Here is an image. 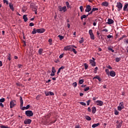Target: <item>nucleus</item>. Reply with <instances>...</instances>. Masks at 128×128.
Returning a JSON list of instances; mask_svg holds the SVG:
<instances>
[{
	"mask_svg": "<svg viewBox=\"0 0 128 128\" xmlns=\"http://www.w3.org/2000/svg\"><path fill=\"white\" fill-rule=\"evenodd\" d=\"M58 10L59 12H66V6H64L63 7H62V6H59L58 7Z\"/></svg>",
	"mask_w": 128,
	"mask_h": 128,
	"instance_id": "1",
	"label": "nucleus"
},
{
	"mask_svg": "<svg viewBox=\"0 0 128 128\" xmlns=\"http://www.w3.org/2000/svg\"><path fill=\"white\" fill-rule=\"evenodd\" d=\"M25 114H26V116H34V112L32 110H26L25 112Z\"/></svg>",
	"mask_w": 128,
	"mask_h": 128,
	"instance_id": "2",
	"label": "nucleus"
},
{
	"mask_svg": "<svg viewBox=\"0 0 128 128\" xmlns=\"http://www.w3.org/2000/svg\"><path fill=\"white\" fill-rule=\"evenodd\" d=\"M124 102H120L119 104V106H118V110H124Z\"/></svg>",
	"mask_w": 128,
	"mask_h": 128,
	"instance_id": "3",
	"label": "nucleus"
},
{
	"mask_svg": "<svg viewBox=\"0 0 128 128\" xmlns=\"http://www.w3.org/2000/svg\"><path fill=\"white\" fill-rule=\"evenodd\" d=\"M16 105V100H12L10 102V108H12Z\"/></svg>",
	"mask_w": 128,
	"mask_h": 128,
	"instance_id": "4",
	"label": "nucleus"
},
{
	"mask_svg": "<svg viewBox=\"0 0 128 128\" xmlns=\"http://www.w3.org/2000/svg\"><path fill=\"white\" fill-rule=\"evenodd\" d=\"M88 34L90 36V38L91 40H94V33L92 32V30H90L88 31Z\"/></svg>",
	"mask_w": 128,
	"mask_h": 128,
	"instance_id": "5",
	"label": "nucleus"
},
{
	"mask_svg": "<svg viewBox=\"0 0 128 128\" xmlns=\"http://www.w3.org/2000/svg\"><path fill=\"white\" fill-rule=\"evenodd\" d=\"M116 6L118 8V12H120V10L122 8V4L120 2H117Z\"/></svg>",
	"mask_w": 128,
	"mask_h": 128,
	"instance_id": "6",
	"label": "nucleus"
},
{
	"mask_svg": "<svg viewBox=\"0 0 128 128\" xmlns=\"http://www.w3.org/2000/svg\"><path fill=\"white\" fill-rule=\"evenodd\" d=\"M95 104H96V106H102L104 105V102L100 100L96 101Z\"/></svg>",
	"mask_w": 128,
	"mask_h": 128,
	"instance_id": "7",
	"label": "nucleus"
},
{
	"mask_svg": "<svg viewBox=\"0 0 128 128\" xmlns=\"http://www.w3.org/2000/svg\"><path fill=\"white\" fill-rule=\"evenodd\" d=\"M90 10H92V6H90V5H87L86 6V8L85 10V12H90Z\"/></svg>",
	"mask_w": 128,
	"mask_h": 128,
	"instance_id": "8",
	"label": "nucleus"
},
{
	"mask_svg": "<svg viewBox=\"0 0 128 128\" xmlns=\"http://www.w3.org/2000/svg\"><path fill=\"white\" fill-rule=\"evenodd\" d=\"M32 123V120L30 119H26L24 120V124H30Z\"/></svg>",
	"mask_w": 128,
	"mask_h": 128,
	"instance_id": "9",
	"label": "nucleus"
},
{
	"mask_svg": "<svg viewBox=\"0 0 128 128\" xmlns=\"http://www.w3.org/2000/svg\"><path fill=\"white\" fill-rule=\"evenodd\" d=\"M45 30L44 28H39V29H37L36 30V32L38 33V34H42L44 32H45Z\"/></svg>",
	"mask_w": 128,
	"mask_h": 128,
	"instance_id": "10",
	"label": "nucleus"
},
{
	"mask_svg": "<svg viewBox=\"0 0 128 128\" xmlns=\"http://www.w3.org/2000/svg\"><path fill=\"white\" fill-rule=\"evenodd\" d=\"M109 76H110L114 77L116 76V72L114 70L110 71L109 73Z\"/></svg>",
	"mask_w": 128,
	"mask_h": 128,
	"instance_id": "11",
	"label": "nucleus"
},
{
	"mask_svg": "<svg viewBox=\"0 0 128 128\" xmlns=\"http://www.w3.org/2000/svg\"><path fill=\"white\" fill-rule=\"evenodd\" d=\"M72 48V46H68L64 48V50H70Z\"/></svg>",
	"mask_w": 128,
	"mask_h": 128,
	"instance_id": "12",
	"label": "nucleus"
},
{
	"mask_svg": "<svg viewBox=\"0 0 128 128\" xmlns=\"http://www.w3.org/2000/svg\"><path fill=\"white\" fill-rule=\"evenodd\" d=\"M114 20L110 19V18H108V22H107V24H114Z\"/></svg>",
	"mask_w": 128,
	"mask_h": 128,
	"instance_id": "13",
	"label": "nucleus"
},
{
	"mask_svg": "<svg viewBox=\"0 0 128 128\" xmlns=\"http://www.w3.org/2000/svg\"><path fill=\"white\" fill-rule=\"evenodd\" d=\"M9 7L11 10H14V4L12 3H9Z\"/></svg>",
	"mask_w": 128,
	"mask_h": 128,
	"instance_id": "14",
	"label": "nucleus"
},
{
	"mask_svg": "<svg viewBox=\"0 0 128 128\" xmlns=\"http://www.w3.org/2000/svg\"><path fill=\"white\" fill-rule=\"evenodd\" d=\"M102 6H108V3L106 2H104L102 3Z\"/></svg>",
	"mask_w": 128,
	"mask_h": 128,
	"instance_id": "15",
	"label": "nucleus"
},
{
	"mask_svg": "<svg viewBox=\"0 0 128 128\" xmlns=\"http://www.w3.org/2000/svg\"><path fill=\"white\" fill-rule=\"evenodd\" d=\"M90 62L92 66H96V62L92 60H90Z\"/></svg>",
	"mask_w": 128,
	"mask_h": 128,
	"instance_id": "16",
	"label": "nucleus"
},
{
	"mask_svg": "<svg viewBox=\"0 0 128 128\" xmlns=\"http://www.w3.org/2000/svg\"><path fill=\"white\" fill-rule=\"evenodd\" d=\"M122 122H120L118 124L116 125V128H122Z\"/></svg>",
	"mask_w": 128,
	"mask_h": 128,
	"instance_id": "17",
	"label": "nucleus"
},
{
	"mask_svg": "<svg viewBox=\"0 0 128 128\" xmlns=\"http://www.w3.org/2000/svg\"><path fill=\"white\" fill-rule=\"evenodd\" d=\"M20 106L22 108V106H24V100H22V96L20 97Z\"/></svg>",
	"mask_w": 128,
	"mask_h": 128,
	"instance_id": "18",
	"label": "nucleus"
},
{
	"mask_svg": "<svg viewBox=\"0 0 128 128\" xmlns=\"http://www.w3.org/2000/svg\"><path fill=\"white\" fill-rule=\"evenodd\" d=\"M96 106L92 107V113L96 114Z\"/></svg>",
	"mask_w": 128,
	"mask_h": 128,
	"instance_id": "19",
	"label": "nucleus"
},
{
	"mask_svg": "<svg viewBox=\"0 0 128 128\" xmlns=\"http://www.w3.org/2000/svg\"><path fill=\"white\" fill-rule=\"evenodd\" d=\"M64 66H62L60 68H59L57 72L58 74L60 72V71L62 70H64Z\"/></svg>",
	"mask_w": 128,
	"mask_h": 128,
	"instance_id": "20",
	"label": "nucleus"
},
{
	"mask_svg": "<svg viewBox=\"0 0 128 128\" xmlns=\"http://www.w3.org/2000/svg\"><path fill=\"white\" fill-rule=\"evenodd\" d=\"M94 78H96V80H98L100 82H102V78H100V77L99 76H96L93 78V80H94Z\"/></svg>",
	"mask_w": 128,
	"mask_h": 128,
	"instance_id": "21",
	"label": "nucleus"
},
{
	"mask_svg": "<svg viewBox=\"0 0 128 128\" xmlns=\"http://www.w3.org/2000/svg\"><path fill=\"white\" fill-rule=\"evenodd\" d=\"M26 16H27L26 15H24L23 16V19L24 20V22H28V17Z\"/></svg>",
	"mask_w": 128,
	"mask_h": 128,
	"instance_id": "22",
	"label": "nucleus"
},
{
	"mask_svg": "<svg viewBox=\"0 0 128 128\" xmlns=\"http://www.w3.org/2000/svg\"><path fill=\"white\" fill-rule=\"evenodd\" d=\"M100 126V123L94 124L92 125V128H96V126Z\"/></svg>",
	"mask_w": 128,
	"mask_h": 128,
	"instance_id": "23",
	"label": "nucleus"
},
{
	"mask_svg": "<svg viewBox=\"0 0 128 128\" xmlns=\"http://www.w3.org/2000/svg\"><path fill=\"white\" fill-rule=\"evenodd\" d=\"M26 10H28V8H26V6H23L22 8V12H26Z\"/></svg>",
	"mask_w": 128,
	"mask_h": 128,
	"instance_id": "24",
	"label": "nucleus"
},
{
	"mask_svg": "<svg viewBox=\"0 0 128 128\" xmlns=\"http://www.w3.org/2000/svg\"><path fill=\"white\" fill-rule=\"evenodd\" d=\"M85 118L86 120H92V118H90L88 116H86Z\"/></svg>",
	"mask_w": 128,
	"mask_h": 128,
	"instance_id": "25",
	"label": "nucleus"
},
{
	"mask_svg": "<svg viewBox=\"0 0 128 128\" xmlns=\"http://www.w3.org/2000/svg\"><path fill=\"white\" fill-rule=\"evenodd\" d=\"M128 4H124V10H126V8H128Z\"/></svg>",
	"mask_w": 128,
	"mask_h": 128,
	"instance_id": "26",
	"label": "nucleus"
},
{
	"mask_svg": "<svg viewBox=\"0 0 128 128\" xmlns=\"http://www.w3.org/2000/svg\"><path fill=\"white\" fill-rule=\"evenodd\" d=\"M36 32H36V28H34L33 29V30L32 31V34H36Z\"/></svg>",
	"mask_w": 128,
	"mask_h": 128,
	"instance_id": "27",
	"label": "nucleus"
},
{
	"mask_svg": "<svg viewBox=\"0 0 128 128\" xmlns=\"http://www.w3.org/2000/svg\"><path fill=\"white\" fill-rule=\"evenodd\" d=\"M88 15H82L81 16V20H84V18H87Z\"/></svg>",
	"mask_w": 128,
	"mask_h": 128,
	"instance_id": "28",
	"label": "nucleus"
},
{
	"mask_svg": "<svg viewBox=\"0 0 128 128\" xmlns=\"http://www.w3.org/2000/svg\"><path fill=\"white\" fill-rule=\"evenodd\" d=\"M58 38H60V40H64V37L62 36L58 35Z\"/></svg>",
	"mask_w": 128,
	"mask_h": 128,
	"instance_id": "29",
	"label": "nucleus"
},
{
	"mask_svg": "<svg viewBox=\"0 0 128 128\" xmlns=\"http://www.w3.org/2000/svg\"><path fill=\"white\" fill-rule=\"evenodd\" d=\"M42 52H43L42 48L39 49V50H38L39 54H40V55L42 54Z\"/></svg>",
	"mask_w": 128,
	"mask_h": 128,
	"instance_id": "30",
	"label": "nucleus"
},
{
	"mask_svg": "<svg viewBox=\"0 0 128 128\" xmlns=\"http://www.w3.org/2000/svg\"><path fill=\"white\" fill-rule=\"evenodd\" d=\"M96 22H98V20L96 19L94 22H93L94 26H96Z\"/></svg>",
	"mask_w": 128,
	"mask_h": 128,
	"instance_id": "31",
	"label": "nucleus"
},
{
	"mask_svg": "<svg viewBox=\"0 0 128 128\" xmlns=\"http://www.w3.org/2000/svg\"><path fill=\"white\" fill-rule=\"evenodd\" d=\"M105 72L108 76H110V70H108V69H106Z\"/></svg>",
	"mask_w": 128,
	"mask_h": 128,
	"instance_id": "32",
	"label": "nucleus"
},
{
	"mask_svg": "<svg viewBox=\"0 0 128 128\" xmlns=\"http://www.w3.org/2000/svg\"><path fill=\"white\" fill-rule=\"evenodd\" d=\"M120 60H122V58H116V62H120Z\"/></svg>",
	"mask_w": 128,
	"mask_h": 128,
	"instance_id": "33",
	"label": "nucleus"
},
{
	"mask_svg": "<svg viewBox=\"0 0 128 128\" xmlns=\"http://www.w3.org/2000/svg\"><path fill=\"white\" fill-rule=\"evenodd\" d=\"M84 66L85 70H88V65L86 63H85L84 64Z\"/></svg>",
	"mask_w": 128,
	"mask_h": 128,
	"instance_id": "34",
	"label": "nucleus"
},
{
	"mask_svg": "<svg viewBox=\"0 0 128 128\" xmlns=\"http://www.w3.org/2000/svg\"><path fill=\"white\" fill-rule=\"evenodd\" d=\"M84 42V38H80V40L79 41V42L80 43V44H82V42Z\"/></svg>",
	"mask_w": 128,
	"mask_h": 128,
	"instance_id": "35",
	"label": "nucleus"
},
{
	"mask_svg": "<svg viewBox=\"0 0 128 128\" xmlns=\"http://www.w3.org/2000/svg\"><path fill=\"white\" fill-rule=\"evenodd\" d=\"M72 86L74 88H76V86H78V84L76 83V82H74L72 83Z\"/></svg>",
	"mask_w": 128,
	"mask_h": 128,
	"instance_id": "36",
	"label": "nucleus"
},
{
	"mask_svg": "<svg viewBox=\"0 0 128 128\" xmlns=\"http://www.w3.org/2000/svg\"><path fill=\"white\" fill-rule=\"evenodd\" d=\"M84 80H79V84H84Z\"/></svg>",
	"mask_w": 128,
	"mask_h": 128,
	"instance_id": "37",
	"label": "nucleus"
},
{
	"mask_svg": "<svg viewBox=\"0 0 128 128\" xmlns=\"http://www.w3.org/2000/svg\"><path fill=\"white\" fill-rule=\"evenodd\" d=\"M66 6H67V8H70V3L68 2H66Z\"/></svg>",
	"mask_w": 128,
	"mask_h": 128,
	"instance_id": "38",
	"label": "nucleus"
},
{
	"mask_svg": "<svg viewBox=\"0 0 128 128\" xmlns=\"http://www.w3.org/2000/svg\"><path fill=\"white\" fill-rule=\"evenodd\" d=\"M96 10H98V8H92V12H96Z\"/></svg>",
	"mask_w": 128,
	"mask_h": 128,
	"instance_id": "39",
	"label": "nucleus"
},
{
	"mask_svg": "<svg viewBox=\"0 0 128 128\" xmlns=\"http://www.w3.org/2000/svg\"><path fill=\"white\" fill-rule=\"evenodd\" d=\"M72 52H74L75 54H76L78 53V52L76 50V49L74 48H72Z\"/></svg>",
	"mask_w": 128,
	"mask_h": 128,
	"instance_id": "40",
	"label": "nucleus"
},
{
	"mask_svg": "<svg viewBox=\"0 0 128 128\" xmlns=\"http://www.w3.org/2000/svg\"><path fill=\"white\" fill-rule=\"evenodd\" d=\"M88 90H90V87L87 86V87L84 88V92H88Z\"/></svg>",
	"mask_w": 128,
	"mask_h": 128,
	"instance_id": "41",
	"label": "nucleus"
},
{
	"mask_svg": "<svg viewBox=\"0 0 128 128\" xmlns=\"http://www.w3.org/2000/svg\"><path fill=\"white\" fill-rule=\"evenodd\" d=\"M49 96H54V94L52 92H48Z\"/></svg>",
	"mask_w": 128,
	"mask_h": 128,
	"instance_id": "42",
	"label": "nucleus"
},
{
	"mask_svg": "<svg viewBox=\"0 0 128 128\" xmlns=\"http://www.w3.org/2000/svg\"><path fill=\"white\" fill-rule=\"evenodd\" d=\"M56 72V69L54 68V67H52V72H54V74Z\"/></svg>",
	"mask_w": 128,
	"mask_h": 128,
	"instance_id": "43",
	"label": "nucleus"
},
{
	"mask_svg": "<svg viewBox=\"0 0 128 128\" xmlns=\"http://www.w3.org/2000/svg\"><path fill=\"white\" fill-rule=\"evenodd\" d=\"M52 40L51 38H50V39L48 40V42H49V43H50V46H52Z\"/></svg>",
	"mask_w": 128,
	"mask_h": 128,
	"instance_id": "44",
	"label": "nucleus"
},
{
	"mask_svg": "<svg viewBox=\"0 0 128 128\" xmlns=\"http://www.w3.org/2000/svg\"><path fill=\"white\" fill-rule=\"evenodd\" d=\"M80 104L82 106H86V104L84 102H80Z\"/></svg>",
	"mask_w": 128,
	"mask_h": 128,
	"instance_id": "45",
	"label": "nucleus"
},
{
	"mask_svg": "<svg viewBox=\"0 0 128 128\" xmlns=\"http://www.w3.org/2000/svg\"><path fill=\"white\" fill-rule=\"evenodd\" d=\"M4 100H5L4 98H2L0 99V102H4Z\"/></svg>",
	"mask_w": 128,
	"mask_h": 128,
	"instance_id": "46",
	"label": "nucleus"
},
{
	"mask_svg": "<svg viewBox=\"0 0 128 128\" xmlns=\"http://www.w3.org/2000/svg\"><path fill=\"white\" fill-rule=\"evenodd\" d=\"M98 69V67L95 68L94 70V74H96V72H97Z\"/></svg>",
	"mask_w": 128,
	"mask_h": 128,
	"instance_id": "47",
	"label": "nucleus"
},
{
	"mask_svg": "<svg viewBox=\"0 0 128 128\" xmlns=\"http://www.w3.org/2000/svg\"><path fill=\"white\" fill-rule=\"evenodd\" d=\"M0 128H10L8 126H0Z\"/></svg>",
	"mask_w": 128,
	"mask_h": 128,
	"instance_id": "48",
	"label": "nucleus"
},
{
	"mask_svg": "<svg viewBox=\"0 0 128 128\" xmlns=\"http://www.w3.org/2000/svg\"><path fill=\"white\" fill-rule=\"evenodd\" d=\"M3 2H4V4H8V0H4Z\"/></svg>",
	"mask_w": 128,
	"mask_h": 128,
	"instance_id": "49",
	"label": "nucleus"
},
{
	"mask_svg": "<svg viewBox=\"0 0 128 128\" xmlns=\"http://www.w3.org/2000/svg\"><path fill=\"white\" fill-rule=\"evenodd\" d=\"M114 114H116V116H118V110H114Z\"/></svg>",
	"mask_w": 128,
	"mask_h": 128,
	"instance_id": "50",
	"label": "nucleus"
},
{
	"mask_svg": "<svg viewBox=\"0 0 128 128\" xmlns=\"http://www.w3.org/2000/svg\"><path fill=\"white\" fill-rule=\"evenodd\" d=\"M114 38V36H111V35H108L107 36V38Z\"/></svg>",
	"mask_w": 128,
	"mask_h": 128,
	"instance_id": "51",
	"label": "nucleus"
},
{
	"mask_svg": "<svg viewBox=\"0 0 128 128\" xmlns=\"http://www.w3.org/2000/svg\"><path fill=\"white\" fill-rule=\"evenodd\" d=\"M108 50H111V52H114V50H112V48H108Z\"/></svg>",
	"mask_w": 128,
	"mask_h": 128,
	"instance_id": "52",
	"label": "nucleus"
},
{
	"mask_svg": "<svg viewBox=\"0 0 128 128\" xmlns=\"http://www.w3.org/2000/svg\"><path fill=\"white\" fill-rule=\"evenodd\" d=\"M80 12H82V10H84V7H83L82 6H80Z\"/></svg>",
	"mask_w": 128,
	"mask_h": 128,
	"instance_id": "53",
	"label": "nucleus"
},
{
	"mask_svg": "<svg viewBox=\"0 0 128 128\" xmlns=\"http://www.w3.org/2000/svg\"><path fill=\"white\" fill-rule=\"evenodd\" d=\"M90 100H88L86 102L87 106H90Z\"/></svg>",
	"mask_w": 128,
	"mask_h": 128,
	"instance_id": "54",
	"label": "nucleus"
},
{
	"mask_svg": "<svg viewBox=\"0 0 128 128\" xmlns=\"http://www.w3.org/2000/svg\"><path fill=\"white\" fill-rule=\"evenodd\" d=\"M45 94H46V96H50V93H48V92H46Z\"/></svg>",
	"mask_w": 128,
	"mask_h": 128,
	"instance_id": "55",
	"label": "nucleus"
},
{
	"mask_svg": "<svg viewBox=\"0 0 128 128\" xmlns=\"http://www.w3.org/2000/svg\"><path fill=\"white\" fill-rule=\"evenodd\" d=\"M30 26H34V23H32V22H30Z\"/></svg>",
	"mask_w": 128,
	"mask_h": 128,
	"instance_id": "56",
	"label": "nucleus"
},
{
	"mask_svg": "<svg viewBox=\"0 0 128 128\" xmlns=\"http://www.w3.org/2000/svg\"><path fill=\"white\" fill-rule=\"evenodd\" d=\"M18 66L19 68H22V65L20 64H18Z\"/></svg>",
	"mask_w": 128,
	"mask_h": 128,
	"instance_id": "57",
	"label": "nucleus"
},
{
	"mask_svg": "<svg viewBox=\"0 0 128 128\" xmlns=\"http://www.w3.org/2000/svg\"><path fill=\"white\" fill-rule=\"evenodd\" d=\"M102 32H108V29H104Z\"/></svg>",
	"mask_w": 128,
	"mask_h": 128,
	"instance_id": "58",
	"label": "nucleus"
},
{
	"mask_svg": "<svg viewBox=\"0 0 128 128\" xmlns=\"http://www.w3.org/2000/svg\"><path fill=\"white\" fill-rule=\"evenodd\" d=\"M64 56V54H61L60 56H59V58H63Z\"/></svg>",
	"mask_w": 128,
	"mask_h": 128,
	"instance_id": "59",
	"label": "nucleus"
},
{
	"mask_svg": "<svg viewBox=\"0 0 128 128\" xmlns=\"http://www.w3.org/2000/svg\"><path fill=\"white\" fill-rule=\"evenodd\" d=\"M107 68H109V70H112V66H108Z\"/></svg>",
	"mask_w": 128,
	"mask_h": 128,
	"instance_id": "60",
	"label": "nucleus"
},
{
	"mask_svg": "<svg viewBox=\"0 0 128 128\" xmlns=\"http://www.w3.org/2000/svg\"><path fill=\"white\" fill-rule=\"evenodd\" d=\"M30 104L27 105L26 106V110H28V108H30Z\"/></svg>",
	"mask_w": 128,
	"mask_h": 128,
	"instance_id": "61",
	"label": "nucleus"
},
{
	"mask_svg": "<svg viewBox=\"0 0 128 128\" xmlns=\"http://www.w3.org/2000/svg\"><path fill=\"white\" fill-rule=\"evenodd\" d=\"M50 76H54V72H52L51 73V74H50Z\"/></svg>",
	"mask_w": 128,
	"mask_h": 128,
	"instance_id": "62",
	"label": "nucleus"
},
{
	"mask_svg": "<svg viewBox=\"0 0 128 128\" xmlns=\"http://www.w3.org/2000/svg\"><path fill=\"white\" fill-rule=\"evenodd\" d=\"M21 110H26V106H23V107H22Z\"/></svg>",
	"mask_w": 128,
	"mask_h": 128,
	"instance_id": "63",
	"label": "nucleus"
},
{
	"mask_svg": "<svg viewBox=\"0 0 128 128\" xmlns=\"http://www.w3.org/2000/svg\"><path fill=\"white\" fill-rule=\"evenodd\" d=\"M76 128H80V126L79 125H76V126H75Z\"/></svg>",
	"mask_w": 128,
	"mask_h": 128,
	"instance_id": "64",
	"label": "nucleus"
}]
</instances>
